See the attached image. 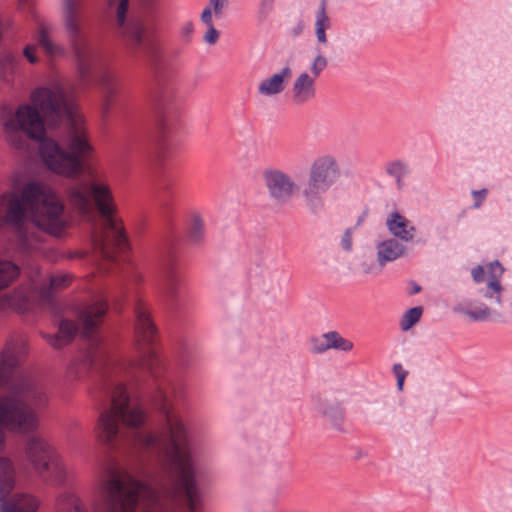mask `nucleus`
<instances>
[{"mask_svg": "<svg viewBox=\"0 0 512 512\" xmlns=\"http://www.w3.org/2000/svg\"><path fill=\"white\" fill-rule=\"evenodd\" d=\"M27 354L26 340L11 337L0 354V388L8 386L0 395V446L4 441L3 429L30 433L38 427L37 410L46 406L48 397L42 386L29 380L13 382L14 369Z\"/></svg>", "mask_w": 512, "mask_h": 512, "instance_id": "obj_3", "label": "nucleus"}, {"mask_svg": "<svg viewBox=\"0 0 512 512\" xmlns=\"http://www.w3.org/2000/svg\"><path fill=\"white\" fill-rule=\"evenodd\" d=\"M502 285L499 279H489L486 286L478 289V295L485 299L482 301H470L467 307H456L460 312L473 321H486L490 318H500L499 307L501 305Z\"/></svg>", "mask_w": 512, "mask_h": 512, "instance_id": "obj_8", "label": "nucleus"}, {"mask_svg": "<svg viewBox=\"0 0 512 512\" xmlns=\"http://www.w3.org/2000/svg\"><path fill=\"white\" fill-rule=\"evenodd\" d=\"M318 42L321 44L327 43V34H317Z\"/></svg>", "mask_w": 512, "mask_h": 512, "instance_id": "obj_49", "label": "nucleus"}, {"mask_svg": "<svg viewBox=\"0 0 512 512\" xmlns=\"http://www.w3.org/2000/svg\"><path fill=\"white\" fill-rule=\"evenodd\" d=\"M81 6L78 0H64L63 20L66 32H83L79 29Z\"/></svg>", "mask_w": 512, "mask_h": 512, "instance_id": "obj_19", "label": "nucleus"}, {"mask_svg": "<svg viewBox=\"0 0 512 512\" xmlns=\"http://www.w3.org/2000/svg\"><path fill=\"white\" fill-rule=\"evenodd\" d=\"M175 264V251L168 247L162 255L158 290L166 306L173 312H180L185 306V301L179 290Z\"/></svg>", "mask_w": 512, "mask_h": 512, "instance_id": "obj_7", "label": "nucleus"}, {"mask_svg": "<svg viewBox=\"0 0 512 512\" xmlns=\"http://www.w3.org/2000/svg\"><path fill=\"white\" fill-rule=\"evenodd\" d=\"M139 5L146 20L153 23L161 9V0H139Z\"/></svg>", "mask_w": 512, "mask_h": 512, "instance_id": "obj_24", "label": "nucleus"}, {"mask_svg": "<svg viewBox=\"0 0 512 512\" xmlns=\"http://www.w3.org/2000/svg\"><path fill=\"white\" fill-rule=\"evenodd\" d=\"M194 29H195L194 23L192 21H187L183 25V27H182L180 32H194Z\"/></svg>", "mask_w": 512, "mask_h": 512, "instance_id": "obj_46", "label": "nucleus"}, {"mask_svg": "<svg viewBox=\"0 0 512 512\" xmlns=\"http://www.w3.org/2000/svg\"><path fill=\"white\" fill-rule=\"evenodd\" d=\"M309 345L310 352L313 354H322L328 351V345H326L322 335L320 337H311L309 339Z\"/></svg>", "mask_w": 512, "mask_h": 512, "instance_id": "obj_30", "label": "nucleus"}, {"mask_svg": "<svg viewBox=\"0 0 512 512\" xmlns=\"http://www.w3.org/2000/svg\"><path fill=\"white\" fill-rule=\"evenodd\" d=\"M338 335L339 333L337 331H329L327 333L322 334L323 338L325 339L326 345H328V350L334 348L333 343L336 342Z\"/></svg>", "mask_w": 512, "mask_h": 512, "instance_id": "obj_41", "label": "nucleus"}, {"mask_svg": "<svg viewBox=\"0 0 512 512\" xmlns=\"http://www.w3.org/2000/svg\"><path fill=\"white\" fill-rule=\"evenodd\" d=\"M385 173L395 180L397 190L401 191L406 186L405 179L411 173V168L407 161L394 159L385 164Z\"/></svg>", "mask_w": 512, "mask_h": 512, "instance_id": "obj_18", "label": "nucleus"}, {"mask_svg": "<svg viewBox=\"0 0 512 512\" xmlns=\"http://www.w3.org/2000/svg\"><path fill=\"white\" fill-rule=\"evenodd\" d=\"M38 46L49 56L60 55L63 53V48L56 45L49 38V34H39Z\"/></svg>", "mask_w": 512, "mask_h": 512, "instance_id": "obj_27", "label": "nucleus"}, {"mask_svg": "<svg viewBox=\"0 0 512 512\" xmlns=\"http://www.w3.org/2000/svg\"><path fill=\"white\" fill-rule=\"evenodd\" d=\"M331 187L308 170L306 181L301 186L305 207L312 215H319L325 208L324 195Z\"/></svg>", "mask_w": 512, "mask_h": 512, "instance_id": "obj_11", "label": "nucleus"}, {"mask_svg": "<svg viewBox=\"0 0 512 512\" xmlns=\"http://www.w3.org/2000/svg\"><path fill=\"white\" fill-rule=\"evenodd\" d=\"M123 35L124 44L149 61L156 77V133L147 153V164L156 200L161 206L167 207L173 197L175 179L168 171L166 161L174 148L172 137L177 131L180 117L179 106L174 101L175 90L173 86L164 83L168 64L154 34Z\"/></svg>", "mask_w": 512, "mask_h": 512, "instance_id": "obj_2", "label": "nucleus"}, {"mask_svg": "<svg viewBox=\"0 0 512 512\" xmlns=\"http://www.w3.org/2000/svg\"><path fill=\"white\" fill-rule=\"evenodd\" d=\"M504 269L499 261H494L490 263L488 273L490 275V279H499L503 274Z\"/></svg>", "mask_w": 512, "mask_h": 512, "instance_id": "obj_38", "label": "nucleus"}, {"mask_svg": "<svg viewBox=\"0 0 512 512\" xmlns=\"http://www.w3.org/2000/svg\"><path fill=\"white\" fill-rule=\"evenodd\" d=\"M100 269H103V270H109V267H102V264H100Z\"/></svg>", "mask_w": 512, "mask_h": 512, "instance_id": "obj_53", "label": "nucleus"}, {"mask_svg": "<svg viewBox=\"0 0 512 512\" xmlns=\"http://www.w3.org/2000/svg\"><path fill=\"white\" fill-rule=\"evenodd\" d=\"M11 20L9 18L4 17L0 13V32H5L6 29L11 27Z\"/></svg>", "mask_w": 512, "mask_h": 512, "instance_id": "obj_43", "label": "nucleus"}, {"mask_svg": "<svg viewBox=\"0 0 512 512\" xmlns=\"http://www.w3.org/2000/svg\"><path fill=\"white\" fill-rule=\"evenodd\" d=\"M70 44L77 60L81 85L93 81L101 93L103 117L109 115L117 93L115 79L101 50L90 43L85 34H70Z\"/></svg>", "mask_w": 512, "mask_h": 512, "instance_id": "obj_5", "label": "nucleus"}, {"mask_svg": "<svg viewBox=\"0 0 512 512\" xmlns=\"http://www.w3.org/2000/svg\"><path fill=\"white\" fill-rule=\"evenodd\" d=\"M386 226L391 235L397 240L410 242L414 238L415 226L399 212H392L388 215Z\"/></svg>", "mask_w": 512, "mask_h": 512, "instance_id": "obj_14", "label": "nucleus"}, {"mask_svg": "<svg viewBox=\"0 0 512 512\" xmlns=\"http://www.w3.org/2000/svg\"><path fill=\"white\" fill-rule=\"evenodd\" d=\"M275 0H261L258 17L260 20L265 19L274 9Z\"/></svg>", "mask_w": 512, "mask_h": 512, "instance_id": "obj_32", "label": "nucleus"}, {"mask_svg": "<svg viewBox=\"0 0 512 512\" xmlns=\"http://www.w3.org/2000/svg\"><path fill=\"white\" fill-rule=\"evenodd\" d=\"M472 194H473L474 197H476V201H475L473 206H474V208H478V207L481 206L483 200L487 196L488 191H487V189L474 190L472 192Z\"/></svg>", "mask_w": 512, "mask_h": 512, "instance_id": "obj_42", "label": "nucleus"}, {"mask_svg": "<svg viewBox=\"0 0 512 512\" xmlns=\"http://www.w3.org/2000/svg\"><path fill=\"white\" fill-rule=\"evenodd\" d=\"M70 279L67 275H56L50 278V287L52 289H61L68 285Z\"/></svg>", "mask_w": 512, "mask_h": 512, "instance_id": "obj_34", "label": "nucleus"}, {"mask_svg": "<svg viewBox=\"0 0 512 512\" xmlns=\"http://www.w3.org/2000/svg\"><path fill=\"white\" fill-rule=\"evenodd\" d=\"M26 454L37 473L54 484H64L67 471L57 453L44 439L32 436L26 443Z\"/></svg>", "mask_w": 512, "mask_h": 512, "instance_id": "obj_6", "label": "nucleus"}, {"mask_svg": "<svg viewBox=\"0 0 512 512\" xmlns=\"http://www.w3.org/2000/svg\"><path fill=\"white\" fill-rule=\"evenodd\" d=\"M262 177L269 197L276 204L284 205L292 199L296 183L289 174L278 168H267Z\"/></svg>", "mask_w": 512, "mask_h": 512, "instance_id": "obj_10", "label": "nucleus"}, {"mask_svg": "<svg viewBox=\"0 0 512 512\" xmlns=\"http://www.w3.org/2000/svg\"><path fill=\"white\" fill-rule=\"evenodd\" d=\"M20 273L19 267L11 261L0 260V290L8 287Z\"/></svg>", "mask_w": 512, "mask_h": 512, "instance_id": "obj_22", "label": "nucleus"}, {"mask_svg": "<svg viewBox=\"0 0 512 512\" xmlns=\"http://www.w3.org/2000/svg\"><path fill=\"white\" fill-rule=\"evenodd\" d=\"M316 53L317 55L315 56L311 66H310V71L312 73V75L317 78L321 72L327 67V59L322 55V50L321 48H316Z\"/></svg>", "mask_w": 512, "mask_h": 512, "instance_id": "obj_28", "label": "nucleus"}, {"mask_svg": "<svg viewBox=\"0 0 512 512\" xmlns=\"http://www.w3.org/2000/svg\"><path fill=\"white\" fill-rule=\"evenodd\" d=\"M219 35L220 34H204L203 40L209 45H214L218 41Z\"/></svg>", "mask_w": 512, "mask_h": 512, "instance_id": "obj_44", "label": "nucleus"}, {"mask_svg": "<svg viewBox=\"0 0 512 512\" xmlns=\"http://www.w3.org/2000/svg\"><path fill=\"white\" fill-rule=\"evenodd\" d=\"M201 21L206 24V32H219L212 23V9L210 6L204 8L201 13Z\"/></svg>", "mask_w": 512, "mask_h": 512, "instance_id": "obj_31", "label": "nucleus"}, {"mask_svg": "<svg viewBox=\"0 0 512 512\" xmlns=\"http://www.w3.org/2000/svg\"><path fill=\"white\" fill-rule=\"evenodd\" d=\"M318 178L332 187L340 178L341 169L336 157L332 154H324L316 157L309 169Z\"/></svg>", "mask_w": 512, "mask_h": 512, "instance_id": "obj_12", "label": "nucleus"}, {"mask_svg": "<svg viewBox=\"0 0 512 512\" xmlns=\"http://www.w3.org/2000/svg\"><path fill=\"white\" fill-rule=\"evenodd\" d=\"M205 238V224L199 215H193L189 228V239L193 244L203 243Z\"/></svg>", "mask_w": 512, "mask_h": 512, "instance_id": "obj_23", "label": "nucleus"}, {"mask_svg": "<svg viewBox=\"0 0 512 512\" xmlns=\"http://www.w3.org/2000/svg\"><path fill=\"white\" fill-rule=\"evenodd\" d=\"M329 28V18L325 12V0H322L319 11L317 12V19L315 23L314 32H325Z\"/></svg>", "mask_w": 512, "mask_h": 512, "instance_id": "obj_29", "label": "nucleus"}, {"mask_svg": "<svg viewBox=\"0 0 512 512\" xmlns=\"http://www.w3.org/2000/svg\"><path fill=\"white\" fill-rule=\"evenodd\" d=\"M393 371L395 373L396 376H398V374H401V372H405L401 366V364H394L393 366Z\"/></svg>", "mask_w": 512, "mask_h": 512, "instance_id": "obj_48", "label": "nucleus"}, {"mask_svg": "<svg viewBox=\"0 0 512 512\" xmlns=\"http://www.w3.org/2000/svg\"><path fill=\"white\" fill-rule=\"evenodd\" d=\"M292 100L295 104H304L315 97V81L306 72L301 73L292 86Z\"/></svg>", "mask_w": 512, "mask_h": 512, "instance_id": "obj_17", "label": "nucleus"}, {"mask_svg": "<svg viewBox=\"0 0 512 512\" xmlns=\"http://www.w3.org/2000/svg\"><path fill=\"white\" fill-rule=\"evenodd\" d=\"M352 228L345 230L341 238V247L344 251L349 252L352 249Z\"/></svg>", "mask_w": 512, "mask_h": 512, "instance_id": "obj_39", "label": "nucleus"}, {"mask_svg": "<svg viewBox=\"0 0 512 512\" xmlns=\"http://www.w3.org/2000/svg\"><path fill=\"white\" fill-rule=\"evenodd\" d=\"M31 100L34 106H19L5 122L8 140L19 150L28 149V140L37 141L41 160L59 175L77 177L86 171L90 179L70 188L68 197L73 208L91 224L94 258L103 265H114L118 259L127 261L130 243L115 216L111 190L84 163L93 148L73 101L60 86L39 87Z\"/></svg>", "mask_w": 512, "mask_h": 512, "instance_id": "obj_1", "label": "nucleus"}, {"mask_svg": "<svg viewBox=\"0 0 512 512\" xmlns=\"http://www.w3.org/2000/svg\"><path fill=\"white\" fill-rule=\"evenodd\" d=\"M300 30H302V27L298 26L297 28L294 29V33H297L299 32Z\"/></svg>", "mask_w": 512, "mask_h": 512, "instance_id": "obj_52", "label": "nucleus"}, {"mask_svg": "<svg viewBox=\"0 0 512 512\" xmlns=\"http://www.w3.org/2000/svg\"><path fill=\"white\" fill-rule=\"evenodd\" d=\"M18 5L35 25L32 32H52L50 25L35 10L32 0H18Z\"/></svg>", "mask_w": 512, "mask_h": 512, "instance_id": "obj_21", "label": "nucleus"}, {"mask_svg": "<svg viewBox=\"0 0 512 512\" xmlns=\"http://www.w3.org/2000/svg\"><path fill=\"white\" fill-rule=\"evenodd\" d=\"M131 32H139V33H142V32H148L147 30H144V29H137V30H132Z\"/></svg>", "mask_w": 512, "mask_h": 512, "instance_id": "obj_51", "label": "nucleus"}, {"mask_svg": "<svg viewBox=\"0 0 512 512\" xmlns=\"http://www.w3.org/2000/svg\"><path fill=\"white\" fill-rule=\"evenodd\" d=\"M377 261L381 267L402 257L406 253V247L395 238L379 242L376 245Z\"/></svg>", "mask_w": 512, "mask_h": 512, "instance_id": "obj_16", "label": "nucleus"}, {"mask_svg": "<svg viewBox=\"0 0 512 512\" xmlns=\"http://www.w3.org/2000/svg\"><path fill=\"white\" fill-rule=\"evenodd\" d=\"M471 276L476 283L483 282L485 278V270L483 266L477 265L473 267L471 270Z\"/></svg>", "mask_w": 512, "mask_h": 512, "instance_id": "obj_40", "label": "nucleus"}, {"mask_svg": "<svg viewBox=\"0 0 512 512\" xmlns=\"http://www.w3.org/2000/svg\"><path fill=\"white\" fill-rule=\"evenodd\" d=\"M292 75L289 66L283 67L279 72L264 79L258 86V93L262 96L270 97L282 93Z\"/></svg>", "mask_w": 512, "mask_h": 512, "instance_id": "obj_15", "label": "nucleus"}, {"mask_svg": "<svg viewBox=\"0 0 512 512\" xmlns=\"http://www.w3.org/2000/svg\"><path fill=\"white\" fill-rule=\"evenodd\" d=\"M333 345H334L333 349L341 350V351H345V352L351 351L353 349V343L351 341L343 338L340 334L338 335V338H337L336 342L333 343Z\"/></svg>", "mask_w": 512, "mask_h": 512, "instance_id": "obj_37", "label": "nucleus"}, {"mask_svg": "<svg viewBox=\"0 0 512 512\" xmlns=\"http://www.w3.org/2000/svg\"><path fill=\"white\" fill-rule=\"evenodd\" d=\"M406 375H407V372H401V374H398V376H396L397 377V386L400 390L403 387V382H404Z\"/></svg>", "mask_w": 512, "mask_h": 512, "instance_id": "obj_47", "label": "nucleus"}, {"mask_svg": "<svg viewBox=\"0 0 512 512\" xmlns=\"http://www.w3.org/2000/svg\"><path fill=\"white\" fill-rule=\"evenodd\" d=\"M178 361L179 364L183 367L190 365V348L187 344H181L180 350L178 352Z\"/></svg>", "mask_w": 512, "mask_h": 512, "instance_id": "obj_33", "label": "nucleus"}, {"mask_svg": "<svg viewBox=\"0 0 512 512\" xmlns=\"http://www.w3.org/2000/svg\"><path fill=\"white\" fill-rule=\"evenodd\" d=\"M14 487V469L9 459L0 457V501L3 500Z\"/></svg>", "mask_w": 512, "mask_h": 512, "instance_id": "obj_20", "label": "nucleus"}, {"mask_svg": "<svg viewBox=\"0 0 512 512\" xmlns=\"http://www.w3.org/2000/svg\"><path fill=\"white\" fill-rule=\"evenodd\" d=\"M420 291H421V286L418 285L417 283H413V287H412L410 294L414 295V294L419 293Z\"/></svg>", "mask_w": 512, "mask_h": 512, "instance_id": "obj_50", "label": "nucleus"}, {"mask_svg": "<svg viewBox=\"0 0 512 512\" xmlns=\"http://www.w3.org/2000/svg\"><path fill=\"white\" fill-rule=\"evenodd\" d=\"M38 501L29 494L17 493L3 500L2 512H36ZM55 512H85L79 499L72 493L61 494L55 505Z\"/></svg>", "mask_w": 512, "mask_h": 512, "instance_id": "obj_9", "label": "nucleus"}, {"mask_svg": "<svg viewBox=\"0 0 512 512\" xmlns=\"http://www.w3.org/2000/svg\"><path fill=\"white\" fill-rule=\"evenodd\" d=\"M21 59L11 52H4L0 56V68L7 73H13L18 68Z\"/></svg>", "mask_w": 512, "mask_h": 512, "instance_id": "obj_26", "label": "nucleus"}, {"mask_svg": "<svg viewBox=\"0 0 512 512\" xmlns=\"http://www.w3.org/2000/svg\"><path fill=\"white\" fill-rule=\"evenodd\" d=\"M333 345H334L333 349L341 350V351H345V352L351 351L353 349V343L351 341L343 338L340 334L338 335V338H337L336 342L333 343Z\"/></svg>", "mask_w": 512, "mask_h": 512, "instance_id": "obj_36", "label": "nucleus"}, {"mask_svg": "<svg viewBox=\"0 0 512 512\" xmlns=\"http://www.w3.org/2000/svg\"><path fill=\"white\" fill-rule=\"evenodd\" d=\"M423 313V308L421 306L412 307L407 310L400 321V327L403 331H408L411 329L417 322H419Z\"/></svg>", "mask_w": 512, "mask_h": 512, "instance_id": "obj_25", "label": "nucleus"}, {"mask_svg": "<svg viewBox=\"0 0 512 512\" xmlns=\"http://www.w3.org/2000/svg\"><path fill=\"white\" fill-rule=\"evenodd\" d=\"M63 211L62 202L49 186L30 181L19 193L0 195V228L13 230L22 248L30 251L34 247L28 226L57 236L64 228Z\"/></svg>", "mask_w": 512, "mask_h": 512, "instance_id": "obj_4", "label": "nucleus"}, {"mask_svg": "<svg viewBox=\"0 0 512 512\" xmlns=\"http://www.w3.org/2000/svg\"><path fill=\"white\" fill-rule=\"evenodd\" d=\"M210 4L213 7L214 12L217 14L222 9L224 0H210Z\"/></svg>", "mask_w": 512, "mask_h": 512, "instance_id": "obj_45", "label": "nucleus"}, {"mask_svg": "<svg viewBox=\"0 0 512 512\" xmlns=\"http://www.w3.org/2000/svg\"><path fill=\"white\" fill-rule=\"evenodd\" d=\"M36 51L37 47L35 45L28 44L23 49V56L27 59L29 63L36 64L38 62Z\"/></svg>", "mask_w": 512, "mask_h": 512, "instance_id": "obj_35", "label": "nucleus"}, {"mask_svg": "<svg viewBox=\"0 0 512 512\" xmlns=\"http://www.w3.org/2000/svg\"><path fill=\"white\" fill-rule=\"evenodd\" d=\"M317 412L330 424V426L338 431H343L345 421V412L342 405L327 398H316Z\"/></svg>", "mask_w": 512, "mask_h": 512, "instance_id": "obj_13", "label": "nucleus"}]
</instances>
